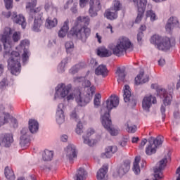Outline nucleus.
I'll list each match as a JSON object with an SVG mask.
<instances>
[{
  "label": "nucleus",
  "mask_w": 180,
  "mask_h": 180,
  "mask_svg": "<svg viewBox=\"0 0 180 180\" xmlns=\"http://www.w3.org/2000/svg\"><path fill=\"white\" fill-rule=\"evenodd\" d=\"M146 15V18H150L151 22H154V20H157V15L153 10H148Z\"/></svg>",
  "instance_id": "obj_41"
},
{
  "label": "nucleus",
  "mask_w": 180,
  "mask_h": 180,
  "mask_svg": "<svg viewBox=\"0 0 180 180\" xmlns=\"http://www.w3.org/2000/svg\"><path fill=\"white\" fill-rule=\"evenodd\" d=\"M144 76V71H141L139 74L135 77V84L136 85H142V84H146V82H148L150 79V77Z\"/></svg>",
  "instance_id": "obj_25"
},
{
  "label": "nucleus",
  "mask_w": 180,
  "mask_h": 180,
  "mask_svg": "<svg viewBox=\"0 0 180 180\" xmlns=\"http://www.w3.org/2000/svg\"><path fill=\"white\" fill-rule=\"evenodd\" d=\"M179 23V22L178 21V18H176V17H171L170 18H169L166 24V32H167L168 33H171V30H172V29H174L175 26H178Z\"/></svg>",
  "instance_id": "obj_23"
},
{
  "label": "nucleus",
  "mask_w": 180,
  "mask_h": 180,
  "mask_svg": "<svg viewBox=\"0 0 180 180\" xmlns=\"http://www.w3.org/2000/svg\"><path fill=\"white\" fill-rule=\"evenodd\" d=\"M30 56V52H29V50L25 49L24 52L22 55V60L23 64H26V63L29 60Z\"/></svg>",
  "instance_id": "obj_42"
},
{
  "label": "nucleus",
  "mask_w": 180,
  "mask_h": 180,
  "mask_svg": "<svg viewBox=\"0 0 180 180\" xmlns=\"http://www.w3.org/2000/svg\"><path fill=\"white\" fill-rule=\"evenodd\" d=\"M6 9H12L13 8V0H4Z\"/></svg>",
  "instance_id": "obj_43"
},
{
  "label": "nucleus",
  "mask_w": 180,
  "mask_h": 180,
  "mask_svg": "<svg viewBox=\"0 0 180 180\" xmlns=\"http://www.w3.org/2000/svg\"><path fill=\"white\" fill-rule=\"evenodd\" d=\"M96 75H102V77H106L108 75V68L105 65H100L95 70Z\"/></svg>",
  "instance_id": "obj_31"
},
{
  "label": "nucleus",
  "mask_w": 180,
  "mask_h": 180,
  "mask_svg": "<svg viewBox=\"0 0 180 180\" xmlns=\"http://www.w3.org/2000/svg\"><path fill=\"white\" fill-rule=\"evenodd\" d=\"M54 157V153L51 150H45L42 154V159L44 161H51Z\"/></svg>",
  "instance_id": "obj_34"
},
{
  "label": "nucleus",
  "mask_w": 180,
  "mask_h": 180,
  "mask_svg": "<svg viewBox=\"0 0 180 180\" xmlns=\"http://www.w3.org/2000/svg\"><path fill=\"white\" fill-rule=\"evenodd\" d=\"M92 134H95V130L92 128H90L86 131V137H85V136H83L84 144H87V146H89V147H92V146L96 143V141L94 139L90 140L89 139H88V137H91Z\"/></svg>",
  "instance_id": "obj_21"
},
{
  "label": "nucleus",
  "mask_w": 180,
  "mask_h": 180,
  "mask_svg": "<svg viewBox=\"0 0 180 180\" xmlns=\"http://www.w3.org/2000/svg\"><path fill=\"white\" fill-rule=\"evenodd\" d=\"M134 4H136L138 8V15L135 20L136 23H140L143 15H144V11H146V6H147V0H133Z\"/></svg>",
  "instance_id": "obj_11"
},
{
  "label": "nucleus",
  "mask_w": 180,
  "mask_h": 180,
  "mask_svg": "<svg viewBox=\"0 0 180 180\" xmlns=\"http://www.w3.org/2000/svg\"><path fill=\"white\" fill-rule=\"evenodd\" d=\"M64 154L67 160L72 161L74 158H77V148L74 144L70 143L65 148Z\"/></svg>",
  "instance_id": "obj_16"
},
{
  "label": "nucleus",
  "mask_w": 180,
  "mask_h": 180,
  "mask_svg": "<svg viewBox=\"0 0 180 180\" xmlns=\"http://www.w3.org/2000/svg\"><path fill=\"white\" fill-rule=\"evenodd\" d=\"M60 141H63V143H67L68 141V136L64 134L60 136Z\"/></svg>",
  "instance_id": "obj_52"
},
{
  "label": "nucleus",
  "mask_w": 180,
  "mask_h": 180,
  "mask_svg": "<svg viewBox=\"0 0 180 180\" xmlns=\"http://www.w3.org/2000/svg\"><path fill=\"white\" fill-rule=\"evenodd\" d=\"M108 168V165H105L97 172L96 176L98 180L105 179Z\"/></svg>",
  "instance_id": "obj_28"
},
{
  "label": "nucleus",
  "mask_w": 180,
  "mask_h": 180,
  "mask_svg": "<svg viewBox=\"0 0 180 180\" xmlns=\"http://www.w3.org/2000/svg\"><path fill=\"white\" fill-rule=\"evenodd\" d=\"M68 23H70V21L68 20H66L62 27L58 32V37L60 39H63V37H65L67 36V34L68 33V30H70V27L68 26Z\"/></svg>",
  "instance_id": "obj_27"
},
{
  "label": "nucleus",
  "mask_w": 180,
  "mask_h": 180,
  "mask_svg": "<svg viewBox=\"0 0 180 180\" xmlns=\"http://www.w3.org/2000/svg\"><path fill=\"white\" fill-rule=\"evenodd\" d=\"M158 63H159V65L162 67V66L165 65V59L160 58V60L158 61Z\"/></svg>",
  "instance_id": "obj_58"
},
{
  "label": "nucleus",
  "mask_w": 180,
  "mask_h": 180,
  "mask_svg": "<svg viewBox=\"0 0 180 180\" xmlns=\"http://www.w3.org/2000/svg\"><path fill=\"white\" fill-rule=\"evenodd\" d=\"M21 136L20 138V145L21 147H27L30 143V138L29 137V130L27 128H23L21 131Z\"/></svg>",
  "instance_id": "obj_18"
},
{
  "label": "nucleus",
  "mask_w": 180,
  "mask_h": 180,
  "mask_svg": "<svg viewBox=\"0 0 180 180\" xmlns=\"http://www.w3.org/2000/svg\"><path fill=\"white\" fill-rule=\"evenodd\" d=\"M142 39H143V32H140L137 34L138 42L140 43V41H141Z\"/></svg>",
  "instance_id": "obj_54"
},
{
  "label": "nucleus",
  "mask_w": 180,
  "mask_h": 180,
  "mask_svg": "<svg viewBox=\"0 0 180 180\" xmlns=\"http://www.w3.org/2000/svg\"><path fill=\"white\" fill-rule=\"evenodd\" d=\"M172 46H175V39L165 37L158 45V50H162V51H167V50H169Z\"/></svg>",
  "instance_id": "obj_12"
},
{
  "label": "nucleus",
  "mask_w": 180,
  "mask_h": 180,
  "mask_svg": "<svg viewBox=\"0 0 180 180\" xmlns=\"http://www.w3.org/2000/svg\"><path fill=\"white\" fill-rule=\"evenodd\" d=\"M41 11V7L32 9L30 11V20H34V24L32 26V30L34 32H40L41 30V26H43V22L44 18H43V13L40 12Z\"/></svg>",
  "instance_id": "obj_6"
},
{
  "label": "nucleus",
  "mask_w": 180,
  "mask_h": 180,
  "mask_svg": "<svg viewBox=\"0 0 180 180\" xmlns=\"http://www.w3.org/2000/svg\"><path fill=\"white\" fill-rule=\"evenodd\" d=\"M101 98L102 96L101 95V94H97L94 96V105L95 108H99V106H101Z\"/></svg>",
  "instance_id": "obj_40"
},
{
  "label": "nucleus",
  "mask_w": 180,
  "mask_h": 180,
  "mask_svg": "<svg viewBox=\"0 0 180 180\" xmlns=\"http://www.w3.org/2000/svg\"><path fill=\"white\" fill-rule=\"evenodd\" d=\"M162 39L160 35L155 34L150 38V43L152 44H156L158 48V44L162 41Z\"/></svg>",
  "instance_id": "obj_37"
},
{
  "label": "nucleus",
  "mask_w": 180,
  "mask_h": 180,
  "mask_svg": "<svg viewBox=\"0 0 180 180\" xmlns=\"http://www.w3.org/2000/svg\"><path fill=\"white\" fill-rule=\"evenodd\" d=\"M79 70V65H76L75 67L72 68L70 70V72L71 74H75L76 72H78Z\"/></svg>",
  "instance_id": "obj_48"
},
{
  "label": "nucleus",
  "mask_w": 180,
  "mask_h": 180,
  "mask_svg": "<svg viewBox=\"0 0 180 180\" xmlns=\"http://www.w3.org/2000/svg\"><path fill=\"white\" fill-rule=\"evenodd\" d=\"M3 15H4L6 18H11V19H12V15H13V13H12L10 11H8L7 13H3Z\"/></svg>",
  "instance_id": "obj_60"
},
{
  "label": "nucleus",
  "mask_w": 180,
  "mask_h": 180,
  "mask_svg": "<svg viewBox=\"0 0 180 180\" xmlns=\"http://www.w3.org/2000/svg\"><path fill=\"white\" fill-rule=\"evenodd\" d=\"M127 140H129L128 138H124L122 141L120 143L121 147H126L127 144Z\"/></svg>",
  "instance_id": "obj_50"
},
{
  "label": "nucleus",
  "mask_w": 180,
  "mask_h": 180,
  "mask_svg": "<svg viewBox=\"0 0 180 180\" xmlns=\"http://www.w3.org/2000/svg\"><path fill=\"white\" fill-rule=\"evenodd\" d=\"M72 88V86L71 84H68L67 86L63 83L58 84L56 88L55 99H57V98H65L70 94Z\"/></svg>",
  "instance_id": "obj_9"
},
{
  "label": "nucleus",
  "mask_w": 180,
  "mask_h": 180,
  "mask_svg": "<svg viewBox=\"0 0 180 180\" xmlns=\"http://www.w3.org/2000/svg\"><path fill=\"white\" fill-rule=\"evenodd\" d=\"M29 130L31 133H37L39 130V122L36 120H29Z\"/></svg>",
  "instance_id": "obj_32"
},
{
  "label": "nucleus",
  "mask_w": 180,
  "mask_h": 180,
  "mask_svg": "<svg viewBox=\"0 0 180 180\" xmlns=\"http://www.w3.org/2000/svg\"><path fill=\"white\" fill-rule=\"evenodd\" d=\"M148 141V144L146 148V154L147 155H153V154H155V153H157V148L162 144V139L160 136H158L157 138L151 136Z\"/></svg>",
  "instance_id": "obj_7"
},
{
  "label": "nucleus",
  "mask_w": 180,
  "mask_h": 180,
  "mask_svg": "<svg viewBox=\"0 0 180 180\" xmlns=\"http://www.w3.org/2000/svg\"><path fill=\"white\" fill-rule=\"evenodd\" d=\"M58 72H64V66L63 65V63L58 65Z\"/></svg>",
  "instance_id": "obj_57"
},
{
  "label": "nucleus",
  "mask_w": 180,
  "mask_h": 180,
  "mask_svg": "<svg viewBox=\"0 0 180 180\" xmlns=\"http://www.w3.org/2000/svg\"><path fill=\"white\" fill-rule=\"evenodd\" d=\"M82 129H84V127L82 126V123L78 122V124L77 125V128H76V133H77V134H82L84 132Z\"/></svg>",
  "instance_id": "obj_44"
},
{
  "label": "nucleus",
  "mask_w": 180,
  "mask_h": 180,
  "mask_svg": "<svg viewBox=\"0 0 180 180\" xmlns=\"http://www.w3.org/2000/svg\"><path fill=\"white\" fill-rule=\"evenodd\" d=\"M87 176L88 172L84 168L79 167L77 172L75 180H85Z\"/></svg>",
  "instance_id": "obj_30"
},
{
  "label": "nucleus",
  "mask_w": 180,
  "mask_h": 180,
  "mask_svg": "<svg viewBox=\"0 0 180 180\" xmlns=\"http://www.w3.org/2000/svg\"><path fill=\"white\" fill-rule=\"evenodd\" d=\"M95 86H91L87 89L86 92L83 96L81 95L79 91H77V94H70L67 96V100L72 101V99L75 98L76 102L79 106H85V105L89 103L92 100V96H94V94H95Z\"/></svg>",
  "instance_id": "obj_5"
},
{
  "label": "nucleus",
  "mask_w": 180,
  "mask_h": 180,
  "mask_svg": "<svg viewBox=\"0 0 180 180\" xmlns=\"http://www.w3.org/2000/svg\"><path fill=\"white\" fill-rule=\"evenodd\" d=\"M125 126L127 127V130L128 133H136L137 130V127H136V125H133L131 124V122L128 121L126 123Z\"/></svg>",
  "instance_id": "obj_39"
},
{
  "label": "nucleus",
  "mask_w": 180,
  "mask_h": 180,
  "mask_svg": "<svg viewBox=\"0 0 180 180\" xmlns=\"http://www.w3.org/2000/svg\"><path fill=\"white\" fill-rule=\"evenodd\" d=\"M71 11L72 12V13H77V5H74L72 8H71Z\"/></svg>",
  "instance_id": "obj_63"
},
{
  "label": "nucleus",
  "mask_w": 180,
  "mask_h": 180,
  "mask_svg": "<svg viewBox=\"0 0 180 180\" xmlns=\"http://www.w3.org/2000/svg\"><path fill=\"white\" fill-rule=\"evenodd\" d=\"M104 16L109 20H115L117 19V11H112L111 8L108 9L104 13Z\"/></svg>",
  "instance_id": "obj_29"
},
{
  "label": "nucleus",
  "mask_w": 180,
  "mask_h": 180,
  "mask_svg": "<svg viewBox=\"0 0 180 180\" xmlns=\"http://www.w3.org/2000/svg\"><path fill=\"white\" fill-rule=\"evenodd\" d=\"M12 39L14 43H18L20 40V33L14 32L11 27H6L1 34L0 40L4 44V58H8V68L13 75L20 74V54L16 51H12Z\"/></svg>",
  "instance_id": "obj_1"
},
{
  "label": "nucleus",
  "mask_w": 180,
  "mask_h": 180,
  "mask_svg": "<svg viewBox=\"0 0 180 180\" xmlns=\"http://www.w3.org/2000/svg\"><path fill=\"white\" fill-rule=\"evenodd\" d=\"M63 109L64 105L63 103H60L58 105V110L56 112V122L58 123V124H63L65 120Z\"/></svg>",
  "instance_id": "obj_20"
},
{
  "label": "nucleus",
  "mask_w": 180,
  "mask_h": 180,
  "mask_svg": "<svg viewBox=\"0 0 180 180\" xmlns=\"http://www.w3.org/2000/svg\"><path fill=\"white\" fill-rule=\"evenodd\" d=\"M12 143H13L12 134H0V146L1 147H11Z\"/></svg>",
  "instance_id": "obj_15"
},
{
  "label": "nucleus",
  "mask_w": 180,
  "mask_h": 180,
  "mask_svg": "<svg viewBox=\"0 0 180 180\" xmlns=\"http://www.w3.org/2000/svg\"><path fill=\"white\" fill-rule=\"evenodd\" d=\"M129 169L130 161L125 160L120 166H119L117 172H114L112 176H114V178H117V176H123V175H125V174H127V172H129Z\"/></svg>",
  "instance_id": "obj_14"
},
{
  "label": "nucleus",
  "mask_w": 180,
  "mask_h": 180,
  "mask_svg": "<svg viewBox=\"0 0 180 180\" xmlns=\"http://www.w3.org/2000/svg\"><path fill=\"white\" fill-rule=\"evenodd\" d=\"M57 23H58L57 18L52 19L49 17L46 20L45 26L47 29H53V27H56V26H57Z\"/></svg>",
  "instance_id": "obj_33"
},
{
  "label": "nucleus",
  "mask_w": 180,
  "mask_h": 180,
  "mask_svg": "<svg viewBox=\"0 0 180 180\" xmlns=\"http://www.w3.org/2000/svg\"><path fill=\"white\" fill-rule=\"evenodd\" d=\"M153 103H157V98L151 95L146 96L142 101V108L144 110L148 112Z\"/></svg>",
  "instance_id": "obj_17"
},
{
  "label": "nucleus",
  "mask_w": 180,
  "mask_h": 180,
  "mask_svg": "<svg viewBox=\"0 0 180 180\" xmlns=\"http://www.w3.org/2000/svg\"><path fill=\"white\" fill-rule=\"evenodd\" d=\"M97 56L103 58L110 57L112 56V51L106 49L105 46H100L97 49Z\"/></svg>",
  "instance_id": "obj_26"
},
{
  "label": "nucleus",
  "mask_w": 180,
  "mask_h": 180,
  "mask_svg": "<svg viewBox=\"0 0 180 180\" xmlns=\"http://www.w3.org/2000/svg\"><path fill=\"white\" fill-rule=\"evenodd\" d=\"M5 176L8 180H14L15 179V173L13 170L10 169L9 167H6L4 170Z\"/></svg>",
  "instance_id": "obj_35"
},
{
  "label": "nucleus",
  "mask_w": 180,
  "mask_h": 180,
  "mask_svg": "<svg viewBox=\"0 0 180 180\" xmlns=\"http://www.w3.org/2000/svg\"><path fill=\"white\" fill-rule=\"evenodd\" d=\"M130 47H131V42L130 41V39L126 37H120L116 45L113 44H110L108 45V49L111 50L112 54L117 56V57L123 56Z\"/></svg>",
  "instance_id": "obj_4"
},
{
  "label": "nucleus",
  "mask_w": 180,
  "mask_h": 180,
  "mask_svg": "<svg viewBox=\"0 0 180 180\" xmlns=\"http://www.w3.org/2000/svg\"><path fill=\"white\" fill-rule=\"evenodd\" d=\"M70 119H72L73 120H77V119H78V116L77 115V112L75 110L72 111L70 114Z\"/></svg>",
  "instance_id": "obj_49"
},
{
  "label": "nucleus",
  "mask_w": 180,
  "mask_h": 180,
  "mask_svg": "<svg viewBox=\"0 0 180 180\" xmlns=\"http://www.w3.org/2000/svg\"><path fill=\"white\" fill-rule=\"evenodd\" d=\"M7 84L6 79H4L0 82V88H4V86H6Z\"/></svg>",
  "instance_id": "obj_56"
},
{
  "label": "nucleus",
  "mask_w": 180,
  "mask_h": 180,
  "mask_svg": "<svg viewBox=\"0 0 180 180\" xmlns=\"http://www.w3.org/2000/svg\"><path fill=\"white\" fill-rule=\"evenodd\" d=\"M115 74L118 82H126V68H117Z\"/></svg>",
  "instance_id": "obj_24"
},
{
  "label": "nucleus",
  "mask_w": 180,
  "mask_h": 180,
  "mask_svg": "<svg viewBox=\"0 0 180 180\" xmlns=\"http://www.w3.org/2000/svg\"><path fill=\"white\" fill-rule=\"evenodd\" d=\"M106 107H102L101 115L102 124L104 128L110 133L111 136H117L119 134V130L112 127V120H110V110L113 108H117L119 106V97L116 96H110L105 101Z\"/></svg>",
  "instance_id": "obj_3"
},
{
  "label": "nucleus",
  "mask_w": 180,
  "mask_h": 180,
  "mask_svg": "<svg viewBox=\"0 0 180 180\" xmlns=\"http://www.w3.org/2000/svg\"><path fill=\"white\" fill-rule=\"evenodd\" d=\"M147 144V140L146 139H142L140 147H144Z\"/></svg>",
  "instance_id": "obj_62"
},
{
  "label": "nucleus",
  "mask_w": 180,
  "mask_h": 180,
  "mask_svg": "<svg viewBox=\"0 0 180 180\" xmlns=\"http://www.w3.org/2000/svg\"><path fill=\"white\" fill-rule=\"evenodd\" d=\"M56 45V39L49 40L48 44V47H53V46Z\"/></svg>",
  "instance_id": "obj_55"
},
{
  "label": "nucleus",
  "mask_w": 180,
  "mask_h": 180,
  "mask_svg": "<svg viewBox=\"0 0 180 180\" xmlns=\"http://www.w3.org/2000/svg\"><path fill=\"white\" fill-rule=\"evenodd\" d=\"M44 8L46 12H49L50 9H51L52 11L53 9H54V5L51 2H48V3H46Z\"/></svg>",
  "instance_id": "obj_45"
},
{
  "label": "nucleus",
  "mask_w": 180,
  "mask_h": 180,
  "mask_svg": "<svg viewBox=\"0 0 180 180\" xmlns=\"http://www.w3.org/2000/svg\"><path fill=\"white\" fill-rule=\"evenodd\" d=\"M96 37L98 43H100V44L102 43V37L101 35H99L98 33L96 34Z\"/></svg>",
  "instance_id": "obj_61"
},
{
  "label": "nucleus",
  "mask_w": 180,
  "mask_h": 180,
  "mask_svg": "<svg viewBox=\"0 0 180 180\" xmlns=\"http://www.w3.org/2000/svg\"><path fill=\"white\" fill-rule=\"evenodd\" d=\"M139 137H132L131 142L137 143V141H139Z\"/></svg>",
  "instance_id": "obj_64"
},
{
  "label": "nucleus",
  "mask_w": 180,
  "mask_h": 180,
  "mask_svg": "<svg viewBox=\"0 0 180 180\" xmlns=\"http://www.w3.org/2000/svg\"><path fill=\"white\" fill-rule=\"evenodd\" d=\"M84 79H85L84 77H76L75 78V82H81V81H84Z\"/></svg>",
  "instance_id": "obj_59"
},
{
  "label": "nucleus",
  "mask_w": 180,
  "mask_h": 180,
  "mask_svg": "<svg viewBox=\"0 0 180 180\" xmlns=\"http://www.w3.org/2000/svg\"><path fill=\"white\" fill-rule=\"evenodd\" d=\"M124 101L127 103L129 106L131 108H134L137 105V99L136 96L131 95V91H130V86L129 85H125L124 89Z\"/></svg>",
  "instance_id": "obj_10"
},
{
  "label": "nucleus",
  "mask_w": 180,
  "mask_h": 180,
  "mask_svg": "<svg viewBox=\"0 0 180 180\" xmlns=\"http://www.w3.org/2000/svg\"><path fill=\"white\" fill-rule=\"evenodd\" d=\"M65 47L66 50H70V49H74V42L70 41L65 43Z\"/></svg>",
  "instance_id": "obj_46"
},
{
  "label": "nucleus",
  "mask_w": 180,
  "mask_h": 180,
  "mask_svg": "<svg viewBox=\"0 0 180 180\" xmlns=\"http://www.w3.org/2000/svg\"><path fill=\"white\" fill-rule=\"evenodd\" d=\"M12 20L17 25H20L22 29L26 27V19L22 14L18 15L17 13L13 12L12 14Z\"/></svg>",
  "instance_id": "obj_19"
},
{
  "label": "nucleus",
  "mask_w": 180,
  "mask_h": 180,
  "mask_svg": "<svg viewBox=\"0 0 180 180\" xmlns=\"http://www.w3.org/2000/svg\"><path fill=\"white\" fill-rule=\"evenodd\" d=\"M5 71V65L0 63V77H2L4 72Z\"/></svg>",
  "instance_id": "obj_53"
},
{
  "label": "nucleus",
  "mask_w": 180,
  "mask_h": 180,
  "mask_svg": "<svg viewBox=\"0 0 180 180\" xmlns=\"http://www.w3.org/2000/svg\"><path fill=\"white\" fill-rule=\"evenodd\" d=\"M91 19L89 17H77L75 25L68 34V37L77 39L85 43L89 36H91V28L88 27Z\"/></svg>",
  "instance_id": "obj_2"
},
{
  "label": "nucleus",
  "mask_w": 180,
  "mask_h": 180,
  "mask_svg": "<svg viewBox=\"0 0 180 180\" xmlns=\"http://www.w3.org/2000/svg\"><path fill=\"white\" fill-rule=\"evenodd\" d=\"M30 44V41L27 39H24L20 41V46L21 47H26Z\"/></svg>",
  "instance_id": "obj_47"
},
{
  "label": "nucleus",
  "mask_w": 180,
  "mask_h": 180,
  "mask_svg": "<svg viewBox=\"0 0 180 180\" xmlns=\"http://www.w3.org/2000/svg\"><path fill=\"white\" fill-rule=\"evenodd\" d=\"M111 11H114L115 12H118V11H120L122 9V4H120V1L118 0H115L112 2V6L110 8Z\"/></svg>",
  "instance_id": "obj_38"
},
{
  "label": "nucleus",
  "mask_w": 180,
  "mask_h": 180,
  "mask_svg": "<svg viewBox=\"0 0 180 180\" xmlns=\"http://www.w3.org/2000/svg\"><path fill=\"white\" fill-rule=\"evenodd\" d=\"M159 95H160L161 98H164L163 105H162L160 108V112L162 113V119L164 122V120H165V106H168V105H171V101H172V95L167 93V91L165 89H161L159 90Z\"/></svg>",
  "instance_id": "obj_8"
},
{
  "label": "nucleus",
  "mask_w": 180,
  "mask_h": 180,
  "mask_svg": "<svg viewBox=\"0 0 180 180\" xmlns=\"http://www.w3.org/2000/svg\"><path fill=\"white\" fill-rule=\"evenodd\" d=\"M141 160V158H140V156H136L134 162L133 171L136 174H140V166L139 165V162H140Z\"/></svg>",
  "instance_id": "obj_36"
},
{
  "label": "nucleus",
  "mask_w": 180,
  "mask_h": 180,
  "mask_svg": "<svg viewBox=\"0 0 180 180\" xmlns=\"http://www.w3.org/2000/svg\"><path fill=\"white\" fill-rule=\"evenodd\" d=\"M90 8L89 10V13L91 18H95L98 16V12L102 9V6L101 5V1L99 0H90Z\"/></svg>",
  "instance_id": "obj_13"
},
{
  "label": "nucleus",
  "mask_w": 180,
  "mask_h": 180,
  "mask_svg": "<svg viewBox=\"0 0 180 180\" xmlns=\"http://www.w3.org/2000/svg\"><path fill=\"white\" fill-rule=\"evenodd\" d=\"M89 0H79V6L81 8H84L86 4H88Z\"/></svg>",
  "instance_id": "obj_51"
},
{
  "label": "nucleus",
  "mask_w": 180,
  "mask_h": 180,
  "mask_svg": "<svg viewBox=\"0 0 180 180\" xmlns=\"http://www.w3.org/2000/svg\"><path fill=\"white\" fill-rule=\"evenodd\" d=\"M117 152V146H110L105 148V153L101 154L102 158H111L115 153Z\"/></svg>",
  "instance_id": "obj_22"
}]
</instances>
